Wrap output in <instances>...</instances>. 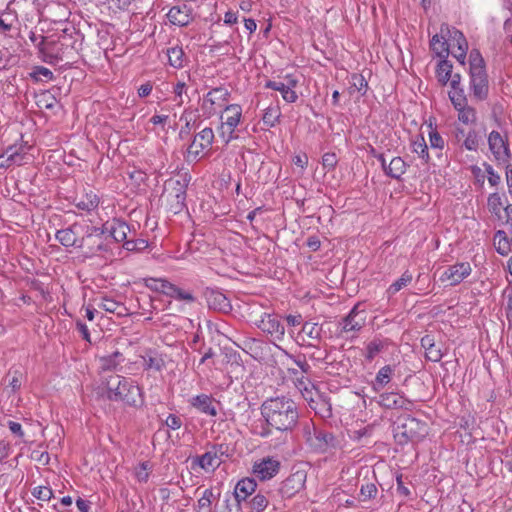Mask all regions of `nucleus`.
I'll return each instance as SVG.
<instances>
[{
	"mask_svg": "<svg viewBox=\"0 0 512 512\" xmlns=\"http://www.w3.org/2000/svg\"><path fill=\"white\" fill-rule=\"evenodd\" d=\"M486 68L485 61L477 49H472L469 54V70Z\"/></svg>",
	"mask_w": 512,
	"mask_h": 512,
	"instance_id": "obj_49",
	"label": "nucleus"
},
{
	"mask_svg": "<svg viewBox=\"0 0 512 512\" xmlns=\"http://www.w3.org/2000/svg\"><path fill=\"white\" fill-rule=\"evenodd\" d=\"M281 463L273 457H265L253 465L254 475L262 481L269 480L278 474Z\"/></svg>",
	"mask_w": 512,
	"mask_h": 512,
	"instance_id": "obj_16",
	"label": "nucleus"
},
{
	"mask_svg": "<svg viewBox=\"0 0 512 512\" xmlns=\"http://www.w3.org/2000/svg\"><path fill=\"white\" fill-rule=\"evenodd\" d=\"M379 404L386 409L411 410L413 403L397 392L382 393L379 395Z\"/></svg>",
	"mask_w": 512,
	"mask_h": 512,
	"instance_id": "obj_21",
	"label": "nucleus"
},
{
	"mask_svg": "<svg viewBox=\"0 0 512 512\" xmlns=\"http://www.w3.org/2000/svg\"><path fill=\"white\" fill-rule=\"evenodd\" d=\"M57 103L56 98L50 92H43L38 96L37 105L51 110Z\"/></svg>",
	"mask_w": 512,
	"mask_h": 512,
	"instance_id": "obj_52",
	"label": "nucleus"
},
{
	"mask_svg": "<svg viewBox=\"0 0 512 512\" xmlns=\"http://www.w3.org/2000/svg\"><path fill=\"white\" fill-rule=\"evenodd\" d=\"M223 454V445L212 446V448L208 450L206 453L196 457L193 460V463L197 464L199 467L206 471L215 470L222 463L221 456Z\"/></svg>",
	"mask_w": 512,
	"mask_h": 512,
	"instance_id": "obj_17",
	"label": "nucleus"
},
{
	"mask_svg": "<svg viewBox=\"0 0 512 512\" xmlns=\"http://www.w3.org/2000/svg\"><path fill=\"white\" fill-rule=\"evenodd\" d=\"M265 423L280 432H291L298 424L299 407L288 396L267 398L260 407Z\"/></svg>",
	"mask_w": 512,
	"mask_h": 512,
	"instance_id": "obj_1",
	"label": "nucleus"
},
{
	"mask_svg": "<svg viewBox=\"0 0 512 512\" xmlns=\"http://www.w3.org/2000/svg\"><path fill=\"white\" fill-rule=\"evenodd\" d=\"M470 90L477 101H484L488 97L489 82L486 68L469 70Z\"/></svg>",
	"mask_w": 512,
	"mask_h": 512,
	"instance_id": "obj_12",
	"label": "nucleus"
},
{
	"mask_svg": "<svg viewBox=\"0 0 512 512\" xmlns=\"http://www.w3.org/2000/svg\"><path fill=\"white\" fill-rule=\"evenodd\" d=\"M462 135L465 136V139L463 141L462 147L465 148L468 151H477L479 148V144L481 141V137L479 136L478 132L474 129H470L466 134L464 129L458 128L457 129V136Z\"/></svg>",
	"mask_w": 512,
	"mask_h": 512,
	"instance_id": "obj_31",
	"label": "nucleus"
},
{
	"mask_svg": "<svg viewBox=\"0 0 512 512\" xmlns=\"http://www.w3.org/2000/svg\"><path fill=\"white\" fill-rule=\"evenodd\" d=\"M429 141H430V146L432 148H436V149H440L441 150L444 147V139L442 138V136L436 130L430 131V133H429Z\"/></svg>",
	"mask_w": 512,
	"mask_h": 512,
	"instance_id": "obj_60",
	"label": "nucleus"
},
{
	"mask_svg": "<svg viewBox=\"0 0 512 512\" xmlns=\"http://www.w3.org/2000/svg\"><path fill=\"white\" fill-rule=\"evenodd\" d=\"M215 139L214 131L210 127H205L199 131L193 138L188 148V154L194 159L198 158L201 152L211 147Z\"/></svg>",
	"mask_w": 512,
	"mask_h": 512,
	"instance_id": "obj_14",
	"label": "nucleus"
},
{
	"mask_svg": "<svg viewBox=\"0 0 512 512\" xmlns=\"http://www.w3.org/2000/svg\"><path fill=\"white\" fill-rule=\"evenodd\" d=\"M82 230V226L74 223L68 228L58 230L56 232V239L63 245L64 247H77L84 248L85 243L91 239L92 237L86 236V229L84 230V236L79 238L78 234Z\"/></svg>",
	"mask_w": 512,
	"mask_h": 512,
	"instance_id": "obj_11",
	"label": "nucleus"
},
{
	"mask_svg": "<svg viewBox=\"0 0 512 512\" xmlns=\"http://www.w3.org/2000/svg\"><path fill=\"white\" fill-rule=\"evenodd\" d=\"M366 325L365 311H359L358 306H354L350 312L339 322V336L353 340L358 337L360 331Z\"/></svg>",
	"mask_w": 512,
	"mask_h": 512,
	"instance_id": "obj_9",
	"label": "nucleus"
},
{
	"mask_svg": "<svg viewBox=\"0 0 512 512\" xmlns=\"http://www.w3.org/2000/svg\"><path fill=\"white\" fill-rule=\"evenodd\" d=\"M378 489L374 483L363 484L360 488V501H368L376 497Z\"/></svg>",
	"mask_w": 512,
	"mask_h": 512,
	"instance_id": "obj_51",
	"label": "nucleus"
},
{
	"mask_svg": "<svg viewBox=\"0 0 512 512\" xmlns=\"http://www.w3.org/2000/svg\"><path fill=\"white\" fill-rule=\"evenodd\" d=\"M215 498V495L213 493V490L212 489H206L201 498L198 500V507L199 509H206V510H210V507H211V504H212V500Z\"/></svg>",
	"mask_w": 512,
	"mask_h": 512,
	"instance_id": "obj_55",
	"label": "nucleus"
},
{
	"mask_svg": "<svg viewBox=\"0 0 512 512\" xmlns=\"http://www.w3.org/2000/svg\"><path fill=\"white\" fill-rule=\"evenodd\" d=\"M448 96L455 110L468 104L464 89L453 90Z\"/></svg>",
	"mask_w": 512,
	"mask_h": 512,
	"instance_id": "obj_48",
	"label": "nucleus"
},
{
	"mask_svg": "<svg viewBox=\"0 0 512 512\" xmlns=\"http://www.w3.org/2000/svg\"><path fill=\"white\" fill-rule=\"evenodd\" d=\"M66 40L67 36L65 35L58 37V39L41 37V40L37 44L41 59L50 65H56L63 59L66 52L68 47Z\"/></svg>",
	"mask_w": 512,
	"mask_h": 512,
	"instance_id": "obj_7",
	"label": "nucleus"
},
{
	"mask_svg": "<svg viewBox=\"0 0 512 512\" xmlns=\"http://www.w3.org/2000/svg\"><path fill=\"white\" fill-rule=\"evenodd\" d=\"M488 210L497 218H501L502 199L499 193H492L487 199Z\"/></svg>",
	"mask_w": 512,
	"mask_h": 512,
	"instance_id": "obj_45",
	"label": "nucleus"
},
{
	"mask_svg": "<svg viewBox=\"0 0 512 512\" xmlns=\"http://www.w3.org/2000/svg\"><path fill=\"white\" fill-rule=\"evenodd\" d=\"M412 151L419 155V157L425 162L428 163L430 160V156L428 153V146L425 142V139L422 135H418L415 140L412 141Z\"/></svg>",
	"mask_w": 512,
	"mask_h": 512,
	"instance_id": "obj_39",
	"label": "nucleus"
},
{
	"mask_svg": "<svg viewBox=\"0 0 512 512\" xmlns=\"http://www.w3.org/2000/svg\"><path fill=\"white\" fill-rule=\"evenodd\" d=\"M230 96L231 92L223 86L213 88L204 96L202 107L208 109L209 114H212L215 111L214 106L227 103Z\"/></svg>",
	"mask_w": 512,
	"mask_h": 512,
	"instance_id": "obj_18",
	"label": "nucleus"
},
{
	"mask_svg": "<svg viewBox=\"0 0 512 512\" xmlns=\"http://www.w3.org/2000/svg\"><path fill=\"white\" fill-rule=\"evenodd\" d=\"M280 109L278 106H270L265 109L262 120L265 126L274 127L280 118Z\"/></svg>",
	"mask_w": 512,
	"mask_h": 512,
	"instance_id": "obj_43",
	"label": "nucleus"
},
{
	"mask_svg": "<svg viewBox=\"0 0 512 512\" xmlns=\"http://www.w3.org/2000/svg\"><path fill=\"white\" fill-rule=\"evenodd\" d=\"M32 75L37 80L45 79L47 81H51L54 78L53 72L50 69L43 66L35 67Z\"/></svg>",
	"mask_w": 512,
	"mask_h": 512,
	"instance_id": "obj_57",
	"label": "nucleus"
},
{
	"mask_svg": "<svg viewBox=\"0 0 512 512\" xmlns=\"http://www.w3.org/2000/svg\"><path fill=\"white\" fill-rule=\"evenodd\" d=\"M170 297L187 303H193L196 300L195 296L191 292L185 291L174 284Z\"/></svg>",
	"mask_w": 512,
	"mask_h": 512,
	"instance_id": "obj_50",
	"label": "nucleus"
},
{
	"mask_svg": "<svg viewBox=\"0 0 512 512\" xmlns=\"http://www.w3.org/2000/svg\"><path fill=\"white\" fill-rule=\"evenodd\" d=\"M98 307L106 312L116 314L117 316L127 315V308L123 303L106 296L100 299Z\"/></svg>",
	"mask_w": 512,
	"mask_h": 512,
	"instance_id": "obj_29",
	"label": "nucleus"
},
{
	"mask_svg": "<svg viewBox=\"0 0 512 512\" xmlns=\"http://www.w3.org/2000/svg\"><path fill=\"white\" fill-rule=\"evenodd\" d=\"M385 347L384 341L380 339H373L366 346L365 358L372 361Z\"/></svg>",
	"mask_w": 512,
	"mask_h": 512,
	"instance_id": "obj_44",
	"label": "nucleus"
},
{
	"mask_svg": "<svg viewBox=\"0 0 512 512\" xmlns=\"http://www.w3.org/2000/svg\"><path fill=\"white\" fill-rule=\"evenodd\" d=\"M425 356L429 361L439 362L443 357V352L436 344L425 351Z\"/></svg>",
	"mask_w": 512,
	"mask_h": 512,
	"instance_id": "obj_59",
	"label": "nucleus"
},
{
	"mask_svg": "<svg viewBox=\"0 0 512 512\" xmlns=\"http://www.w3.org/2000/svg\"><path fill=\"white\" fill-rule=\"evenodd\" d=\"M123 247L127 251H143L148 247V241L145 239L127 240Z\"/></svg>",
	"mask_w": 512,
	"mask_h": 512,
	"instance_id": "obj_54",
	"label": "nucleus"
},
{
	"mask_svg": "<svg viewBox=\"0 0 512 512\" xmlns=\"http://www.w3.org/2000/svg\"><path fill=\"white\" fill-rule=\"evenodd\" d=\"M167 57L169 64L176 68L181 69L184 67L186 58L185 53L181 46H174L167 49Z\"/></svg>",
	"mask_w": 512,
	"mask_h": 512,
	"instance_id": "obj_34",
	"label": "nucleus"
},
{
	"mask_svg": "<svg viewBox=\"0 0 512 512\" xmlns=\"http://www.w3.org/2000/svg\"><path fill=\"white\" fill-rule=\"evenodd\" d=\"M6 378L8 380V386L15 392L20 389L22 385L23 372L20 369H10Z\"/></svg>",
	"mask_w": 512,
	"mask_h": 512,
	"instance_id": "obj_46",
	"label": "nucleus"
},
{
	"mask_svg": "<svg viewBox=\"0 0 512 512\" xmlns=\"http://www.w3.org/2000/svg\"><path fill=\"white\" fill-rule=\"evenodd\" d=\"M210 306L223 313H229L232 310L230 300L221 292L212 293Z\"/></svg>",
	"mask_w": 512,
	"mask_h": 512,
	"instance_id": "obj_35",
	"label": "nucleus"
},
{
	"mask_svg": "<svg viewBox=\"0 0 512 512\" xmlns=\"http://www.w3.org/2000/svg\"><path fill=\"white\" fill-rule=\"evenodd\" d=\"M257 483L253 478H244L237 482L234 489V497L238 505L255 492Z\"/></svg>",
	"mask_w": 512,
	"mask_h": 512,
	"instance_id": "obj_24",
	"label": "nucleus"
},
{
	"mask_svg": "<svg viewBox=\"0 0 512 512\" xmlns=\"http://www.w3.org/2000/svg\"><path fill=\"white\" fill-rule=\"evenodd\" d=\"M445 32L446 35L448 36V44L451 50H455V48L457 47L458 49H468L467 40L461 31H459L456 28H450L448 25H445L441 27V34H444Z\"/></svg>",
	"mask_w": 512,
	"mask_h": 512,
	"instance_id": "obj_25",
	"label": "nucleus"
},
{
	"mask_svg": "<svg viewBox=\"0 0 512 512\" xmlns=\"http://www.w3.org/2000/svg\"><path fill=\"white\" fill-rule=\"evenodd\" d=\"M472 268L468 262H460L449 266L443 273L441 280H449L451 286L461 283L471 274Z\"/></svg>",
	"mask_w": 512,
	"mask_h": 512,
	"instance_id": "obj_19",
	"label": "nucleus"
},
{
	"mask_svg": "<svg viewBox=\"0 0 512 512\" xmlns=\"http://www.w3.org/2000/svg\"><path fill=\"white\" fill-rule=\"evenodd\" d=\"M265 88L279 91L282 98L288 103H294L298 98L296 92L289 88V86H286L283 81L269 80L265 83Z\"/></svg>",
	"mask_w": 512,
	"mask_h": 512,
	"instance_id": "obj_28",
	"label": "nucleus"
},
{
	"mask_svg": "<svg viewBox=\"0 0 512 512\" xmlns=\"http://www.w3.org/2000/svg\"><path fill=\"white\" fill-rule=\"evenodd\" d=\"M302 434L308 446L316 452L325 453L337 446L335 436L318 428L312 421L303 425Z\"/></svg>",
	"mask_w": 512,
	"mask_h": 512,
	"instance_id": "obj_6",
	"label": "nucleus"
},
{
	"mask_svg": "<svg viewBox=\"0 0 512 512\" xmlns=\"http://www.w3.org/2000/svg\"><path fill=\"white\" fill-rule=\"evenodd\" d=\"M144 285L153 292L164 294L168 297L171 295L173 284L163 278H145Z\"/></svg>",
	"mask_w": 512,
	"mask_h": 512,
	"instance_id": "obj_27",
	"label": "nucleus"
},
{
	"mask_svg": "<svg viewBox=\"0 0 512 512\" xmlns=\"http://www.w3.org/2000/svg\"><path fill=\"white\" fill-rule=\"evenodd\" d=\"M105 386L108 400L123 402L133 408L144 406L143 391L133 379L115 374L106 379Z\"/></svg>",
	"mask_w": 512,
	"mask_h": 512,
	"instance_id": "obj_2",
	"label": "nucleus"
},
{
	"mask_svg": "<svg viewBox=\"0 0 512 512\" xmlns=\"http://www.w3.org/2000/svg\"><path fill=\"white\" fill-rule=\"evenodd\" d=\"M453 65L447 59H442L436 69V76L439 83L443 86L447 85V83L451 79Z\"/></svg>",
	"mask_w": 512,
	"mask_h": 512,
	"instance_id": "obj_36",
	"label": "nucleus"
},
{
	"mask_svg": "<svg viewBox=\"0 0 512 512\" xmlns=\"http://www.w3.org/2000/svg\"><path fill=\"white\" fill-rule=\"evenodd\" d=\"M4 156L9 157L10 162L15 165H21L24 159V148L23 146L10 145L2 153Z\"/></svg>",
	"mask_w": 512,
	"mask_h": 512,
	"instance_id": "obj_42",
	"label": "nucleus"
},
{
	"mask_svg": "<svg viewBox=\"0 0 512 512\" xmlns=\"http://www.w3.org/2000/svg\"><path fill=\"white\" fill-rule=\"evenodd\" d=\"M33 496L42 501H48L53 497V491L49 487L38 486L32 492Z\"/></svg>",
	"mask_w": 512,
	"mask_h": 512,
	"instance_id": "obj_56",
	"label": "nucleus"
},
{
	"mask_svg": "<svg viewBox=\"0 0 512 512\" xmlns=\"http://www.w3.org/2000/svg\"><path fill=\"white\" fill-rule=\"evenodd\" d=\"M173 92H174L176 100H177V105L181 106L184 103L182 96L186 92V84L184 82H178L174 86Z\"/></svg>",
	"mask_w": 512,
	"mask_h": 512,
	"instance_id": "obj_62",
	"label": "nucleus"
},
{
	"mask_svg": "<svg viewBox=\"0 0 512 512\" xmlns=\"http://www.w3.org/2000/svg\"><path fill=\"white\" fill-rule=\"evenodd\" d=\"M338 163V158L335 153H325L322 157V165L324 169L327 171H332L335 169Z\"/></svg>",
	"mask_w": 512,
	"mask_h": 512,
	"instance_id": "obj_58",
	"label": "nucleus"
},
{
	"mask_svg": "<svg viewBox=\"0 0 512 512\" xmlns=\"http://www.w3.org/2000/svg\"><path fill=\"white\" fill-rule=\"evenodd\" d=\"M167 18L171 24L184 27L192 21V8L186 4L182 6H173L167 13Z\"/></svg>",
	"mask_w": 512,
	"mask_h": 512,
	"instance_id": "obj_22",
	"label": "nucleus"
},
{
	"mask_svg": "<svg viewBox=\"0 0 512 512\" xmlns=\"http://www.w3.org/2000/svg\"><path fill=\"white\" fill-rule=\"evenodd\" d=\"M123 361V354L119 351H115L111 355L101 359V367L103 370H116Z\"/></svg>",
	"mask_w": 512,
	"mask_h": 512,
	"instance_id": "obj_41",
	"label": "nucleus"
},
{
	"mask_svg": "<svg viewBox=\"0 0 512 512\" xmlns=\"http://www.w3.org/2000/svg\"><path fill=\"white\" fill-rule=\"evenodd\" d=\"M307 474L304 470H298L288 476L279 488L280 493L285 498H290L305 486Z\"/></svg>",
	"mask_w": 512,
	"mask_h": 512,
	"instance_id": "obj_15",
	"label": "nucleus"
},
{
	"mask_svg": "<svg viewBox=\"0 0 512 512\" xmlns=\"http://www.w3.org/2000/svg\"><path fill=\"white\" fill-rule=\"evenodd\" d=\"M129 231V226L120 220H113L112 223L107 222L102 227L86 226V236L98 238L96 246L89 247L90 253L95 254L96 252L106 250L102 239L104 234H109L116 242H125L127 241L126 238Z\"/></svg>",
	"mask_w": 512,
	"mask_h": 512,
	"instance_id": "obj_3",
	"label": "nucleus"
},
{
	"mask_svg": "<svg viewBox=\"0 0 512 512\" xmlns=\"http://www.w3.org/2000/svg\"><path fill=\"white\" fill-rule=\"evenodd\" d=\"M165 425L172 430H177L182 426V420L175 414H169L165 420Z\"/></svg>",
	"mask_w": 512,
	"mask_h": 512,
	"instance_id": "obj_61",
	"label": "nucleus"
},
{
	"mask_svg": "<svg viewBox=\"0 0 512 512\" xmlns=\"http://www.w3.org/2000/svg\"><path fill=\"white\" fill-rule=\"evenodd\" d=\"M269 494V492L264 494L260 491L253 496L248 503L251 512H263L269 505Z\"/></svg>",
	"mask_w": 512,
	"mask_h": 512,
	"instance_id": "obj_37",
	"label": "nucleus"
},
{
	"mask_svg": "<svg viewBox=\"0 0 512 512\" xmlns=\"http://www.w3.org/2000/svg\"><path fill=\"white\" fill-rule=\"evenodd\" d=\"M242 107L239 104L226 105L220 115V125L217 128L219 138L224 145L239 137L237 127L241 123Z\"/></svg>",
	"mask_w": 512,
	"mask_h": 512,
	"instance_id": "obj_4",
	"label": "nucleus"
},
{
	"mask_svg": "<svg viewBox=\"0 0 512 512\" xmlns=\"http://www.w3.org/2000/svg\"><path fill=\"white\" fill-rule=\"evenodd\" d=\"M142 366L144 370H153L161 372L166 367V362L163 354L155 350H149L145 355L141 356Z\"/></svg>",
	"mask_w": 512,
	"mask_h": 512,
	"instance_id": "obj_23",
	"label": "nucleus"
},
{
	"mask_svg": "<svg viewBox=\"0 0 512 512\" xmlns=\"http://www.w3.org/2000/svg\"><path fill=\"white\" fill-rule=\"evenodd\" d=\"M293 362L299 367L302 373L308 374L310 372V365L306 361L305 356L291 357Z\"/></svg>",
	"mask_w": 512,
	"mask_h": 512,
	"instance_id": "obj_63",
	"label": "nucleus"
},
{
	"mask_svg": "<svg viewBox=\"0 0 512 512\" xmlns=\"http://www.w3.org/2000/svg\"><path fill=\"white\" fill-rule=\"evenodd\" d=\"M470 171H471L472 175L474 176L476 183H478L482 186L485 181V175H484L482 169L477 165H472L470 167Z\"/></svg>",
	"mask_w": 512,
	"mask_h": 512,
	"instance_id": "obj_64",
	"label": "nucleus"
},
{
	"mask_svg": "<svg viewBox=\"0 0 512 512\" xmlns=\"http://www.w3.org/2000/svg\"><path fill=\"white\" fill-rule=\"evenodd\" d=\"M258 327L263 332L269 334L274 340L281 341L284 339L285 327L279 316L275 314L264 313L258 323Z\"/></svg>",
	"mask_w": 512,
	"mask_h": 512,
	"instance_id": "obj_13",
	"label": "nucleus"
},
{
	"mask_svg": "<svg viewBox=\"0 0 512 512\" xmlns=\"http://www.w3.org/2000/svg\"><path fill=\"white\" fill-rule=\"evenodd\" d=\"M425 424L414 417H404L394 428L395 440L403 445L409 441H418L424 436Z\"/></svg>",
	"mask_w": 512,
	"mask_h": 512,
	"instance_id": "obj_8",
	"label": "nucleus"
},
{
	"mask_svg": "<svg viewBox=\"0 0 512 512\" xmlns=\"http://www.w3.org/2000/svg\"><path fill=\"white\" fill-rule=\"evenodd\" d=\"M190 405L195 408L198 412L215 417L218 414L216 404L218 402L213 398L212 395L199 394L192 397L189 400Z\"/></svg>",
	"mask_w": 512,
	"mask_h": 512,
	"instance_id": "obj_20",
	"label": "nucleus"
},
{
	"mask_svg": "<svg viewBox=\"0 0 512 512\" xmlns=\"http://www.w3.org/2000/svg\"><path fill=\"white\" fill-rule=\"evenodd\" d=\"M488 147L494 159L499 163H509L512 153L507 137H503L498 131L493 130L488 134Z\"/></svg>",
	"mask_w": 512,
	"mask_h": 512,
	"instance_id": "obj_10",
	"label": "nucleus"
},
{
	"mask_svg": "<svg viewBox=\"0 0 512 512\" xmlns=\"http://www.w3.org/2000/svg\"><path fill=\"white\" fill-rule=\"evenodd\" d=\"M189 179L183 175L181 179H169L165 183L163 198L165 199L169 210L178 214L186 208V191Z\"/></svg>",
	"mask_w": 512,
	"mask_h": 512,
	"instance_id": "obj_5",
	"label": "nucleus"
},
{
	"mask_svg": "<svg viewBox=\"0 0 512 512\" xmlns=\"http://www.w3.org/2000/svg\"><path fill=\"white\" fill-rule=\"evenodd\" d=\"M407 167L408 164L400 156L394 157L387 166V176L400 180Z\"/></svg>",
	"mask_w": 512,
	"mask_h": 512,
	"instance_id": "obj_33",
	"label": "nucleus"
},
{
	"mask_svg": "<svg viewBox=\"0 0 512 512\" xmlns=\"http://www.w3.org/2000/svg\"><path fill=\"white\" fill-rule=\"evenodd\" d=\"M413 280V275L409 270H406L399 279L393 282L387 289L389 296L395 295L404 287L408 286Z\"/></svg>",
	"mask_w": 512,
	"mask_h": 512,
	"instance_id": "obj_38",
	"label": "nucleus"
},
{
	"mask_svg": "<svg viewBox=\"0 0 512 512\" xmlns=\"http://www.w3.org/2000/svg\"><path fill=\"white\" fill-rule=\"evenodd\" d=\"M351 85L353 88H355L358 92L361 93L362 96L366 94L368 83L361 74H353Z\"/></svg>",
	"mask_w": 512,
	"mask_h": 512,
	"instance_id": "obj_53",
	"label": "nucleus"
},
{
	"mask_svg": "<svg viewBox=\"0 0 512 512\" xmlns=\"http://www.w3.org/2000/svg\"><path fill=\"white\" fill-rule=\"evenodd\" d=\"M458 112V120L465 124H474L477 120V113L474 107L470 105H465L456 110Z\"/></svg>",
	"mask_w": 512,
	"mask_h": 512,
	"instance_id": "obj_40",
	"label": "nucleus"
},
{
	"mask_svg": "<svg viewBox=\"0 0 512 512\" xmlns=\"http://www.w3.org/2000/svg\"><path fill=\"white\" fill-rule=\"evenodd\" d=\"M322 328L317 323L305 322L301 329V334H305L308 338L319 340L321 338Z\"/></svg>",
	"mask_w": 512,
	"mask_h": 512,
	"instance_id": "obj_47",
	"label": "nucleus"
},
{
	"mask_svg": "<svg viewBox=\"0 0 512 512\" xmlns=\"http://www.w3.org/2000/svg\"><path fill=\"white\" fill-rule=\"evenodd\" d=\"M394 374V367L391 365L383 366L376 374L373 382V389L375 391L382 390L392 379Z\"/></svg>",
	"mask_w": 512,
	"mask_h": 512,
	"instance_id": "obj_32",
	"label": "nucleus"
},
{
	"mask_svg": "<svg viewBox=\"0 0 512 512\" xmlns=\"http://www.w3.org/2000/svg\"><path fill=\"white\" fill-rule=\"evenodd\" d=\"M445 36L446 33L442 34L441 37L436 34L430 41L433 52L442 59H446L450 53L448 39H445Z\"/></svg>",
	"mask_w": 512,
	"mask_h": 512,
	"instance_id": "obj_30",
	"label": "nucleus"
},
{
	"mask_svg": "<svg viewBox=\"0 0 512 512\" xmlns=\"http://www.w3.org/2000/svg\"><path fill=\"white\" fill-rule=\"evenodd\" d=\"M74 204L78 209L90 213L98 208L100 198L95 192L89 191L80 197H76Z\"/></svg>",
	"mask_w": 512,
	"mask_h": 512,
	"instance_id": "obj_26",
	"label": "nucleus"
}]
</instances>
